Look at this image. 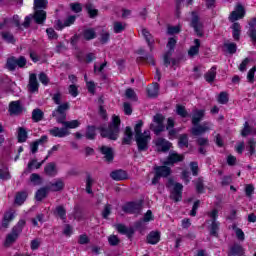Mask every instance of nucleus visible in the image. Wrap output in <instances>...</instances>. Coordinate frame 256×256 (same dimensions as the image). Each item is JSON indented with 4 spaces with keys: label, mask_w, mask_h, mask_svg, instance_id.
<instances>
[{
    "label": "nucleus",
    "mask_w": 256,
    "mask_h": 256,
    "mask_svg": "<svg viewBox=\"0 0 256 256\" xmlns=\"http://www.w3.org/2000/svg\"><path fill=\"white\" fill-rule=\"evenodd\" d=\"M28 91H30V93L39 92V82L37 81V74L35 73L30 74Z\"/></svg>",
    "instance_id": "aec40b11"
},
{
    "label": "nucleus",
    "mask_w": 256,
    "mask_h": 256,
    "mask_svg": "<svg viewBox=\"0 0 256 256\" xmlns=\"http://www.w3.org/2000/svg\"><path fill=\"white\" fill-rule=\"evenodd\" d=\"M166 187L167 189H171V187H173L170 192V199H172L174 203L183 201V184L175 182L173 178H169L166 183Z\"/></svg>",
    "instance_id": "7ed1b4c3"
},
{
    "label": "nucleus",
    "mask_w": 256,
    "mask_h": 256,
    "mask_svg": "<svg viewBox=\"0 0 256 256\" xmlns=\"http://www.w3.org/2000/svg\"><path fill=\"white\" fill-rule=\"evenodd\" d=\"M69 109V102L58 104V107L52 112V117H57V113H59V115H67L65 111H69Z\"/></svg>",
    "instance_id": "2f4dec72"
},
{
    "label": "nucleus",
    "mask_w": 256,
    "mask_h": 256,
    "mask_svg": "<svg viewBox=\"0 0 256 256\" xmlns=\"http://www.w3.org/2000/svg\"><path fill=\"white\" fill-rule=\"evenodd\" d=\"M192 15L190 26L193 27L197 37H203V23L199 19V15L195 14V12H193Z\"/></svg>",
    "instance_id": "9d476101"
},
{
    "label": "nucleus",
    "mask_w": 256,
    "mask_h": 256,
    "mask_svg": "<svg viewBox=\"0 0 256 256\" xmlns=\"http://www.w3.org/2000/svg\"><path fill=\"white\" fill-rule=\"evenodd\" d=\"M205 117V109L195 110L192 115V125H199Z\"/></svg>",
    "instance_id": "c756f323"
},
{
    "label": "nucleus",
    "mask_w": 256,
    "mask_h": 256,
    "mask_svg": "<svg viewBox=\"0 0 256 256\" xmlns=\"http://www.w3.org/2000/svg\"><path fill=\"white\" fill-rule=\"evenodd\" d=\"M154 173L165 179L171 175V168L165 164L163 166H155Z\"/></svg>",
    "instance_id": "4be33fe9"
},
{
    "label": "nucleus",
    "mask_w": 256,
    "mask_h": 256,
    "mask_svg": "<svg viewBox=\"0 0 256 256\" xmlns=\"http://www.w3.org/2000/svg\"><path fill=\"white\" fill-rule=\"evenodd\" d=\"M27 139H29V133L25 127L17 128V141L18 143H26Z\"/></svg>",
    "instance_id": "c85d7f7f"
},
{
    "label": "nucleus",
    "mask_w": 256,
    "mask_h": 256,
    "mask_svg": "<svg viewBox=\"0 0 256 256\" xmlns=\"http://www.w3.org/2000/svg\"><path fill=\"white\" fill-rule=\"evenodd\" d=\"M204 79L206 83H214L217 79V66H212L205 74Z\"/></svg>",
    "instance_id": "b1692460"
},
{
    "label": "nucleus",
    "mask_w": 256,
    "mask_h": 256,
    "mask_svg": "<svg viewBox=\"0 0 256 256\" xmlns=\"http://www.w3.org/2000/svg\"><path fill=\"white\" fill-rule=\"evenodd\" d=\"M142 35H143L150 51H153V47L155 45V38H153L151 32H149V30H147V28H143Z\"/></svg>",
    "instance_id": "bb28decb"
},
{
    "label": "nucleus",
    "mask_w": 256,
    "mask_h": 256,
    "mask_svg": "<svg viewBox=\"0 0 256 256\" xmlns=\"http://www.w3.org/2000/svg\"><path fill=\"white\" fill-rule=\"evenodd\" d=\"M110 177L113 181H127L129 179V173L123 169H116L110 172Z\"/></svg>",
    "instance_id": "4468645a"
},
{
    "label": "nucleus",
    "mask_w": 256,
    "mask_h": 256,
    "mask_svg": "<svg viewBox=\"0 0 256 256\" xmlns=\"http://www.w3.org/2000/svg\"><path fill=\"white\" fill-rule=\"evenodd\" d=\"M97 131H99L102 139L117 141L121 133V117L113 115L112 121L108 124V127L88 125L85 132L86 139L88 141H95V139H97Z\"/></svg>",
    "instance_id": "f257e3e1"
},
{
    "label": "nucleus",
    "mask_w": 256,
    "mask_h": 256,
    "mask_svg": "<svg viewBox=\"0 0 256 256\" xmlns=\"http://www.w3.org/2000/svg\"><path fill=\"white\" fill-rule=\"evenodd\" d=\"M178 146L182 149V147H189V136L187 134H181L178 139Z\"/></svg>",
    "instance_id": "a18cd8bd"
},
{
    "label": "nucleus",
    "mask_w": 256,
    "mask_h": 256,
    "mask_svg": "<svg viewBox=\"0 0 256 256\" xmlns=\"http://www.w3.org/2000/svg\"><path fill=\"white\" fill-rule=\"evenodd\" d=\"M167 33L168 35H179V33H181V25L168 26Z\"/></svg>",
    "instance_id": "5fc2aeb1"
},
{
    "label": "nucleus",
    "mask_w": 256,
    "mask_h": 256,
    "mask_svg": "<svg viewBox=\"0 0 256 256\" xmlns=\"http://www.w3.org/2000/svg\"><path fill=\"white\" fill-rule=\"evenodd\" d=\"M230 29H232V37L234 41H240L241 40V24L239 22H232V25L230 26Z\"/></svg>",
    "instance_id": "393cba45"
},
{
    "label": "nucleus",
    "mask_w": 256,
    "mask_h": 256,
    "mask_svg": "<svg viewBox=\"0 0 256 256\" xmlns=\"http://www.w3.org/2000/svg\"><path fill=\"white\" fill-rule=\"evenodd\" d=\"M159 241H161V232L159 231H151L146 236V243H148V245H157Z\"/></svg>",
    "instance_id": "412c9836"
},
{
    "label": "nucleus",
    "mask_w": 256,
    "mask_h": 256,
    "mask_svg": "<svg viewBox=\"0 0 256 256\" xmlns=\"http://www.w3.org/2000/svg\"><path fill=\"white\" fill-rule=\"evenodd\" d=\"M194 46H190L188 50L189 57H197L199 55V49L201 48V40L194 39Z\"/></svg>",
    "instance_id": "72a5a7b5"
},
{
    "label": "nucleus",
    "mask_w": 256,
    "mask_h": 256,
    "mask_svg": "<svg viewBox=\"0 0 256 256\" xmlns=\"http://www.w3.org/2000/svg\"><path fill=\"white\" fill-rule=\"evenodd\" d=\"M45 117V112H43V110H41L40 108H35L32 111V121L34 123H39L40 121H43Z\"/></svg>",
    "instance_id": "f704fd0d"
},
{
    "label": "nucleus",
    "mask_w": 256,
    "mask_h": 256,
    "mask_svg": "<svg viewBox=\"0 0 256 256\" xmlns=\"http://www.w3.org/2000/svg\"><path fill=\"white\" fill-rule=\"evenodd\" d=\"M219 227H221L220 222H211L209 231L212 237H219Z\"/></svg>",
    "instance_id": "79ce46f5"
},
{
    "label": "nucleus",
    "mask_w": 256,
    "mask_h": 256,
    "mask_svg": "<svg viewBox=\"0 0 256 256\" xmlns=\"http://www.w3.org/2000/svg\"><path fill=\"white\" fill-rule=\"evenodd\" d=\"M99 151L101 155L104 156V161H106V163H113L115 160V151H113L111 147L102 145L99 147Z\"/></svg>",
    "instance_id": "9b49d317"
},
{
    "label": "nucleus",
    "mask_w": 256,
    "mask_h": 256,
    "mask_svg": "<svg viewBox=\"0 0 256 256\" xmlns=\"http://www.w3.org/2000/svg\"><path fill=\"white\" fill-rule=\"evenodd\" d=\"M142 128H143V120H138V122L134 126L135 137H139L140 135H145V133H143V131L141 130Z\"/></svg>",
    "instance_id": "6e6d98bb"
},
{
    "label": "nucleus",
    "mask_w": 256,
    "mask_h": 256,
    "mask_svg": "<svg viewBox=\"0 0 256 256\" xmlns=\"http://www.w3.org/2000/svg\"><path fill=\"white\" fill-rule=\"evenodd\" d=\"M30 181L31 183H33L34 185H41L43 183V179L41 178V176L37 173H32L30 175Z\"/></svg>",
    "instance_id": "13d9d810"
},
{
    "label": "nucleus",
    "mask_w": 256,
    "mask_h": 256,
    "mask_svg": "<svg viewBox=\"0 0 256 256\" xmlns=\"http://www.w3.org/2000/svg\"><path fill=\"white\" fill-rule=\"evenodd\" d=\"M133 141V130L131 126H127L124 131V137L122 138V145H131Z\"/></svg>",
    "instance_id": "7c9ffc66"
},
{
    "label": "nucleus",
    "mask_w": 256,
    "mask_h": 256,
    "mask_svg": "<svg viewBox=\"0 0 256 256\" xmlns=\"http://www.w3.org/2000/svg\"><path fill=\"white\" fill-rule=\"evenodd\" d=\"M81 126V122L79 120H71V121H66L64 124V129L68 131V129H77V127Z\"/></svg>",
    "instance_id": "09e8293b"
},
{
    "label": "nucleus",
    "mask_w": 256,
    "mask_h": 256,
    "mask_svg": "<svg viewBox=\"0 0 256 256\" xmlns=\"http://www.w3.org/2000/svg\"><path fill=\"white\" fill-rule=\"evenodd\" d=\"M1 37L5 43H8L9 45H15L17 43V39H15V36L13 33L6 31V32H1Z\"/></svg>",
    "instance_id": "c9c22d12"
},
{
    "label": "nucleus",
    "mask_w": 256,
    "mask_h": 256,
    "mask_svg": "<svg viewBox=\"0 0 256 256\" xmlns=\"http://www.w3.org/2000/svg\"><path fill=\"white\" fill-rule=\"evenodd\" d=\"M39 81L42 83V85L47 86L49 85V76H47L45 72H41L39 74Z\"/></svg>",
    "instance_id": "774afa93"
},
{
    "label": "nucleus",
    "mask_w": 256,
    "mask_h": 256,
    "mask_svg": "<svg viewBox=\"0 0 256 256\" xmlns=\"http://www.w3.org/2000/svg\"><path fill=\"white\" fill-rule=\"evenodd\" d=\"M194 185L198 195H203L205 193V183L203 177L197 178V180L194 182Z\"/></svg>",
    "instance_id": "e433bc0d"
},
{
    "label": "nucleus",
    "mask_w": 256,
    "mask_h": 256,
    "mask_svg": "<svg viewBox=\"0 0 256 256\" xmlns=\"http://www.w3.org/2000/svg\"><path fill=\"white\" fill-rule=\"evenodd\" d=\"M185 160V156L177 152H172L168 155L167 160L164 162V165H175V163H181Z\"/></svg>",
    "instance_id": "dca6fc26"
},
{
    "label": "nucleus",
    "mask_w": 256,
    "mask_h": 256,
    "mask_svg": "<svg viewBox=\"0 0 256 256\" xmlns=\"http://www.w3.org/2000/svg\"><path fill=\"white\" fill-rule=\"evenodd\" d=\"M196 145L199 147H209V138L199 137L196 139Z\"/></svg>",
    "instance_id": "e2e57ef3"
},
{
    "label": "nucleus",
    "mask_w": 256,
    "mask_h": 256,
    "mask_svg": "<svg viewBox=\"0 0 256 256\" xmlns=\"http://www.w3.org/2000/svg\"><path fill=\"white\" fill-rule=\"evenodd\" d=\"M224 47H226L227 52L230 55H235V53H237V44H235V42L224 43Z\"/></svg>",
    "instance_id": "864d4df0"
},
{
    "label": "nucleus",
    "mask_w": 256,
    "mask_h": 256,
    "mask_svg": "<svg viewBox=\"0 0 256 256\" xmlns=\"http://www.w3.org/2000/svg\"><path fill=\"white\" fill-rule=\"evenodd\" d=\"M47 5H49L47 0H34L35 9H47Z\"/></svg>",
    "instance_id": "4d7b16f0"
},
{
    "label": "nucleus",
    "mask_w": 256,
    "mask_h": 256,
    "mask_svg": "<svg viewBox=\"0 0 256 256\" xmlns=\"http://www.w3.org/2000/svg\"><path fill=\"white\" fill-rule=\"evenodd\" d=\"M255 147H256V141L255 139L252 138L248 141V146H247V151L250 156H253V154L255 153Z\"/></svg>",
    "instance_id": "680f3d73"
},
{
    "label": "nucleus",
    "mask_w": 256,
    "mask_h": 256,
    "mask_svg": "<svg viewBox=\"0 0 256 256\" xmlns=\"http://www.w3.org/2000/svg\"><path fill=\"white\" fill-rule=\"evenodd\" d=\"M46 187H48V191H52V193H58L59 191H63L65 189V182H63L61 179H58L55 182H50Z\"/></svg>",
    "instance_id": "6ab92c4d"
},
{
    "label": "nucleus",
    "mask_w": 256,
    "mask_h": 256,
    "mask_svg": "<svg viewBox=\"0 0 256 256\" xmlns=\"http://www.w3.org/2000/svg\"><path fill=\"white\" fill-rule=\"evenodd\" d=\"M93 178L91 177V174H86V193L88 195H93Z\"/></svg>",
    "instance_id": "37998d69"
},
{
    "label": "nucleus",
    "mask_w": 256,
    "mask_h": 256,
    "mask_svg": "<svg viewBox=\"0 0 256 256\" xmlns=\"http://www.w3.org/2000/svg\"><path fill=\"white\" fill-rule=\"evenodd\" d=\"M86 11H87L90 19H95V17H97V15H99V10L93 9V4H91V3L86 4Z\"/></svg>",
    "instance_id": "49530a36"
},
{
    "label": "nucleus",
    "mask_w": 256,
    "mask_h": 256,
    "mask_svg": "<svg viewBox=\"0 0 256 256\" xmlns=\"http://www.w3.org/2000/svg\"><path fill=\"white\" fill-rule=\"evenodd\" d=\"M54 213L55 215H58V217L62 219V221H65V219H67V210L65 209V207L61 205L56 207V210Z\"/></svg>",
    "instance_id": "c03bdc74"
},
{
    "label": "nucleus",
    "mask_w": 256,
    "mask_h": 256,
    "mask_svg": "<svg viewBox=\"0 0 256 256\" xmlns=\"http://www.w3.org/2000/svg\"><path fill=\"white\" fill-rule=\"evenodd\" d=\"M44 163L45 161L37 162V159H32L31 161L28 162V165H27L28 173H31V171H33V168L41 169Z\"/></svg>",
    "instance_id": "ea45409f"
},
{
    "label": "nucleus",
    "mask_w": 256,
    "mask_h": 256,
    "mask_svg": "<svg viewBox=\"0 0 256 256\" xmlns=\"http://www.w3.org/2000/svg\"><path fill=\"white\" fill-rule=\"evenodd\" d=\"M135 141L139 153L149 151V141H151V135L142 134L140 136H135Z\"/></svg>",
    "instance_id": "6e6552de"
},
{
    "label": "nucleus",
    "mask_w": 256,
    "mask_h": 256,
    "mask_svg": "<svg viewBox=\"0 0 256 256\" xmlns=\"http://www.w3.org/2000/svg\"><path fill=\"white\" fill-rule=\"evenodd\" d=\"M17 67L19 69H25L27 67V58L25 56H10L6 59L5 69L10 72L16 71Z\"/></svg>",
    "instance_id": "20e7f679"
},
{
    "label": "nucleus",
    "mask_w": 256,
    "mask_h": 256,
    "mask_svg": "<svg viewBox=\"0 0 256 256\" xmlns=\"http://www.w3.org/2000/svg\"><path fill=\"white\" fill-rule=\"evenodd\" d=\"M99 41L101 45H107V43L111 41V34L103 30L102 33L100 34Z\"/></svg>",
    "instance_id": "3c124183"
},
{
    "label": "nucleus",
    "mask_w": 256,
    "mask_h": 256,
    "mask_svg": "<svg viewBox=\"0 0 256 256\" xmlns=\"http://www.w3.org/2000/svg\"><path fill=\"white\" fill-rule=\"evenodd\" d=\"M24 109L25 108L21 104V101H19V100L18 101H12V102L9 103L8 113L12 117H13V115L19 116V115H21V113H23Z\"/></svg>",
    "instance_id": "f8f14e48"
},
{
    "label": "nucleus",
    "mask_w": 256,
    "mask_h": 256,
    "mask_svg": "<svg viewBox=\"0 0 256 256\" xmlns=\"http://www.w3.org/2000/svg\"><path fill=\"white\" fill-rule=\"evenodd\" d=\"M218 103H220V105H227V103H229V94L225 91L220 92L218 95Z\"/></svg>",
    "instance_id": "603ef678"
},
{
    "label": "nucleus",
    "mask_w": 256,
    "mask_h": 256,
    "mask_svg": "<svg viewBox=\"0 0 256 256\" xmlns=\"http://www.w3.org/2000/svg\"><path fill=\"white\" fill-rule=\"evenodd\" d=\"M113 31L116 34L123 33L125 31V24L119 21L114 22Z\"/></svg>",
    "instance_id": "bf43d9fd"
},
{
    "label": "nucleus",
    "mask_w": 256,
    "mask_h": 256,
    "mask_svg": "<svg viewBox=\"0 0 256 256\" xmlns=\"http://www.w3.org/2000/svg\"><path fill=\"white\" fill-rule=\"evenodd\" d=\"M233 183V177L231 175H226L222 177L221 185L222 187H227Z\"/></svg>",
    "instance_id": "338daca9"
},
{
    "label": "nucleus",
    "mask_w": 256,
    "mask_h": 256,
    "mask_svg": "<svg viewBox=\"0 0 256 256\" xmlns=\"http://www.w3.org/2000/svg\"><path fill=\"white\" fill-rule=\"evenodd\" d=\"M154 145L156 146L158 153H167L173 147V143L163 137L157 138L154 141Z\"/></svg>",
    "instance_id": "1a4fd4ad"
},
{
    "label": "nucleus",
    "mask_w": 256,
    "mask_h": 256,
    "mask_svg": "<svg viewBox=\"0 0 256 256\" xmlns=\"http://www.w3.org/2000/svg\"><path fill=\"white\" fill-rule=\"evenodd\" d=\"M232 230L235 231L238 241H243L245 239V232H243L241 228L237 227V224L232 225Z\"/></svg>",
    "instance_id": "8fccbe9b"
},
{
    "label": "nucleus",
    "mask_w": 256,
    "mask_h": 256,
    "mask_svg": "<svg viewBox=\"0 0 256 256\" xmlns=\"http://www.w3.org/2000/svg\"><path fill=\"white\" fill-rule=\"evenodd\" d=\"M255 72H256V66H253L247 74V80L249 83H254L255 82Z\"/></svg>",
    "instance_id": "69168bd1"
},
{
    "label": "nucleus",
    "mask_w": 256,
    "mask_h": 256,
    "mask_svg": "<svg viewBox=\"0 0 256 256\" xmlns=\"http://www.w3.org/2000/svg\"><path fill=\"white\" fill-rule=\"evenodd\" d=\"M49 134L52 137H58L59 139H63V137H67L68 135H70V132L65 127H62V128L54 127L49 130Z\"/></svg>",
    "instance_id": "f3484780"
},
{
    "label": "nucleus",
    "mask_w": 256,
    "mask_h": 256,
    "mask_svg": "<svg viewBox=\"0 0 256 256\" xmlns=\"http://www.w3.org/2000/svg\"><path fill=\"white\" fill-rule=\"evenodd\" d=\"M176 113L183 119H185L186 117H189V112H187V109L185 108V106L180 104L176 105Z\"/></svg>",
    "instance_id": "de8ad7c7"
},
{
    "label": "nucleus",
    "mask_w": 256,
    "mask_h": 256,
    "mask_svg": "<svg viewBox=\"0 0 256 256\" xmlns=\"http://www.w3.org/2000/svg\"><path fill=\"white\" fill-rule=\"evenodd\" d=\"M253 133V128L249 126V122L244 123V128L241 130L242 137H248V135H251Z\"/></svg>",
    "instance_id": "052dcab7"
},
{
    "label": "nucleus",
    "mask_w": 256,
    "mask_h": 256,
    "mask_svg": "<svg viewBox=\"0 0 256 256\" xmlns=\"http://www.w3.org/2000/svg\"><path fill=\"white\" fill-rule=\"evenodd\" d=\"M228 256H245V248L239 243H234L229 248Z\"/></svg>",
    "instance_id": "a211bd4d"
},
{
    "label": "nucleus",
    "mask_w": 256,
    "mask_h": 256,
    "mask_svg": "<svg viewBox=\"0 0 256 256\" xmlns=\"http://www.w3.org/2000/svg\"><path fill=\"white\" fill-rule=\"evenodd\" d=\"M255 25H256V18H253L250 23V33H249V37L253 43V45H256V29H255Z\"/></svg>",
    "instance_id": "a19ab883"
},
{
    "label": "nucleus",
    "mask_w": 256,
    "mask_h": 256,
    "mask_svg": "<svg viewBox=\"0 0 256 256\" xmlns=\"http://www.w3.org/2000/svg\"><path fill=\"white\" fill-rule=\"evenodd\" d=\"M82 36L85 41H93V39H97V32L95 28H85L82 31Z\"/></svg>",
    "instance_id": "cd10ccee"
},
{
    "label": "nucleus",
    "mask_w": 256,
    "mask_h": 256,
    "mask_svg": "<svg viewBox=\"0 0 256 256\" xmlns=\"http://www.w3.org/2000/svg\"><path fill=\"white\" fill-rule=\"evenodd\" d=\"M33 19L37 25H43L47 21V12L45 10H36Z\"/></svg>",
    "instance_id": "a878e982"
},
{
    "label": "nucleus",
    "mask_w": 256,
    "mask_h": 256,
    "mask_svg": "<svg viewBox=\"0 0 256 256\" xmlns=\"http://www.w3.org/2000/svg\"><path fill=\"white\" fill-rule=\"evenodd\" d=\"M245 15H247V11L245 10V6L241 2H237L234 10L230 13L228 20L230 23H235L240 21V19H245Z\"/></svg>",
    "instance_id": "0eeeda50"
},
{
    "label": "nucleus",
    "mask_w": 256,
    "mask_h": 256,
    "mask_svg": "<svg viewBox=\"0 0 256 256\" xmlns=\"http://www.w3.org/2000/svg\"><path fill=\"white\" fill-rule=\"evenodd\" d=\"M49 193V188L47 186L42 187L40 189H38L35 193V199L36 201H42L45 199V197H47Z\"/></svg>",
    "instance_id": "4c0bfd02"
},
{
    "label": "nucleus",
    "mask_w": 256,
    "mask_h": 256,
    "mask_svg": "<svg viewBox=\"0 0 256 256\" xmlns=\"http://www.w3.org/2000/svg\"><path fill=\"white\" fill-rule=\"evenodd\" d=\"M209 123L204 122L202 125H193L191 129V134L194 135V137H199L203 135V133H207V131H210L211 128H209Z\"/></svg>",
    "instance_id": "ddd939ff"
},
{
    "label": "nucleus",
    "mask_w": 256,
    "mask_h": 256,
    "mask_svg": "<svg viewBox=\"0 0 256 256\" xmlns=\"http://www.w3.org/2000/svg\"><path fill=\"white\" fill-rule=\"evenodd\" d=\"M26 225L27 221L25 219H20L16 225L12 227L11 232L6 235L3 243L4 247L9 248L11 245H14V243H17V239H19L21 233H23V229H25Z\"/></svg>",
    "instance_id": "f03ea898"
},
{
    "label": "nucleus",
    "mask_w": 256,
    "mask_h": 256,
    "mask_svg": "<svg viewBox=\"0 0 256 256\" xmlns=\"http://www.w3.org/2000/svg\"><path fill=\"white\" fill-rule=\"evenodd\" d=\"M29 197V192L26 190L18 191L14 198V204L15 205H23L27 201V198Z\"/></svg>",
    "instance_id": "5701e85b"
},
{
    "label": "nucleus",
    "mask_w": 256,
    "mask_h": 256,
    "mask_svg": "<svg viewBox=\"0 0 256 256\" xmlns=\"http://www.w3.org/2000/svg\"><path fill=\"white\" fill-rule=\"evenodd\" d=\"M44 173L48 177H55V175H57V166L55 165V162L46 164L44 167Z\"/></svg>",
    "instance_id": "473e14b6"
},
{
    "label": "nucleus",
    "mask_w": 256,
    "mask_h": 256,
    "mask_svg": "<svg viewBox=\"0 0 256 256\" xmlns=\"http://www.w3.org/2000/svg\"><path fill=\"white\" fill-rule=\"evenodd\" d=\"M122 211L126 215H139L143 211V200L126 202L122 205Z\"/></svg>",
    "instance_id": "39448f33"
},
{
    "label": "nucleus",
    "mask_w": 256,
    "mask_h": 256,
    "mask_svg": "<svg viewBox=\"0 0 256 256\" xmlns=\"http://www.w3.org/2000/svg\"><path fill=\"white\" fill-rule=\"evenodd\" d=\"M137 63H149L150 65H155V58L151 54H145L144 56H139L136 59Z\"/></svg>",
    "instance_id": "58836bf2"
},
{
    "label": "nucleus",
    "mask_w": 256,
    "mask_h": 256,
    "mask_svg": "<svg viewBox=\"0 0 256 256\" xmlns=\"http://www.w3.org/2000/svg\"><path fill=\"white\" fill-rule=\"evenodd\" d=\"M15 220V210H8L4 213L2 218L1 227L3 229H9V225H11V221Z\"/></svg>",
    "instance_id": "2eb2a0df"
},
{
    "label": "nucleus",
    "mask_w": 256,
    "mask_h": 256,
    "mask_svg": "<svg viewBox=\"0 0 256 256\" xmlns=\"http://www.w3.org/2000/svg\"><path fill=\"white\" fill-rule=\"evenodd\" d=\"M125 95L127 99H132V101H137V94L135 93V90H133L132 88L126 89Z\"/></svg>",
    "instance_id": "0e129e2a"
},
{
    "label": "nucleus",
    "mask_w": 256,
    "mask_h": 256,
    "mask_svg": "<svg viewBox=\"0 0 256 256\" xmlns=\"http://www.w3.org/2000/svg\"><path fill=\"white\" fill-rule=\"evenodd\" d=\"M165 116H163V114L161 113H157L156 115L153 116V124H150V131L154 132V135H161V133H163V131H165Z\"/></svg>",
    "instance_id": "423d86ee"
}]
</instances>
